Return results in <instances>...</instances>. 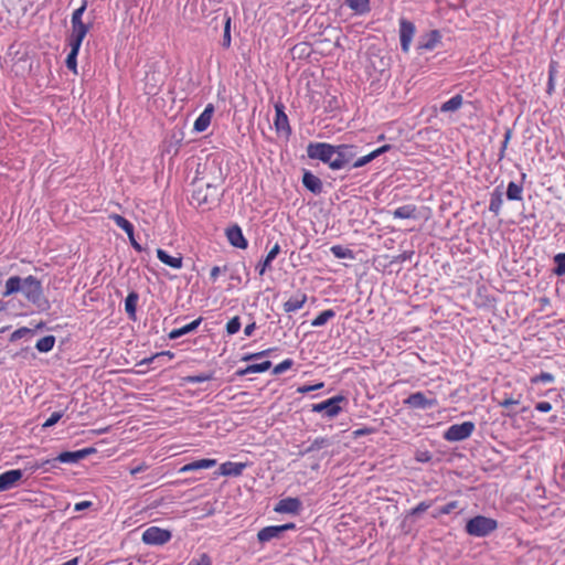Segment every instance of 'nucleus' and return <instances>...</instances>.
<instances>
[{
    "instance_id": "cd10ccee",
    "label": "nucleus",
    "mask_w": 565,
    "mask_h": 565,
    "mask_svg": "<svg viewBox=\"0 0 565 565\" xmlns=\"http://www.w3.org/2000/svg\"><path fill=\"white\" fill-rule=\"evenodd\" d=\"M139 295L136 291H130L125 299V310L131 320H136V310Z\"/></svg>"
},
{
    "instance_id": "393cba45",
    "label": "nucleus",
    "mask_w": 565,
    "mask_h": 565,
    "mask_svg": "<svg viewBox=\"0 0 565 565\" xmlns=\"http://www.w3.org/2000/svg\"><path fill=\"white\" fill-rule=\"evenodd\" d=\"M215 465H216L215 459H207V458L200 459V460H195L190 463H186L185 466H183L180 469V472L194 471V470H199V469H209V468L214 467Z\"/></svg>"
},
{
    "instance_id": "f03ea898",
    "label": "nucleus",
    "mask_w": 565,
    "mask_h": 565,
    "mask_svg": "<svg viewBox=\"0 0 565 565\" xmlns=\"http://www.w3.org/2000/svg\"><path fill=\"white\" fill-rule=\"evenodd\" d=\"M224 179L222 173L215 177L212 182H202L196 181L194 183V190L191 195V204L196 206H202L210 210L213 205H216L221 201V196L223 192L221 191V185L223 184Z\"/></svg>"
},
{
    "instance_id": "338daca9",
    "label": "nucleus",
    "mask_w": 565,
    "mask_h": 565,
    "mask_svg": "<svg viewBox=\"0 0 565 565\" xmlns=\"http://www.w3.org/2000/svg\"><path fill=\"white\" fill-rule=\"evenodd\" d=\"M264 358L263 356V352H257V353H250V354H247L245 355L242 360L243 361H252V360H258V359H262Z\"/></svg>"
},
{
    "instance_id": "69168bd1",
    "label": "nucleus",
    "mask_w": 565,
    "mask_h": 565,
    "mask_svg": "<svg viewBox=\"0 0 565 565\" xmlns=\"http://www.w3.org/2000/svg\"><path fill=\"white\" fill-rule=\"evenodd\" d=\"M373 431H374L373 428L364 427V428H360V429L355 430L353 434L355 437H360V436H364V435H370Z\"/></svg>"
},
{
    "instance_id": "c85d7f7f",
    "label": "nucleus",
    "mask_w": 565,
    "mask_h": 565,
    "mask_svg": "<svg viewBox=\"0 0 565 565\" xmlns=\"http://www.w3.org/2000/svg\"><path fill=\"white\" fill-rule=\"evenodd\" d=\"M393 216L395 218H416L417 207L414 204L399 206L393 212Z\"/></svg>"
},
{
    "instance_id": "a19ab883",
    "label": "nucleus",
    "mask_w": 565,
    "mask_h": 565,
    "mask_svg": "<svg viewBox=\"0 0 565 565\" xmlns=\"http://www.w3.org/2000/svg\"><path fill=\"white\" fill-rule=\"evenodd\" d=\"M332 255L337 258H349L354 259V253L352 249L343 247L341 245H333L330 248Z\"/></svg>"
},
{
    "instance_id": "ddd939ff",
    "label": "nucleus",
    "mask_w": 565,
    "mask_h": 565,
    "mask_svg": "<svg viewBox=\"0 0 565 565\" xmlns=\"http://www.w3.org/2000/svg\"><path fill=\"white\" fill-rule=\"evenodd\" d=\"M23 473L20 469H12L0 475V491H7L17 486L22 479Z\"/></svg>"
},
{
    "instance_id": "603ef678",
    "label": "nucleus",
    "mask_w": 565,
    "mask_h": 565,
    "mask_svg": "<svg viewBox=\"0 0 565 565\" xmlns=\"http://www.w3.org/2000/svg\"><path fill=\"white\" fill-rule=\"evenodd\" d=\"M292 365L294 361L291 359H286L274 367L273 373L275 375L281 374L285 371L289 370Z\"/></svg>"
},
{
    "instance_id": "72a5a7b5",
    "label": "nucleus",
    "mask_w": 565,
    "mask_h": 565,
    "mask_svg": "<svg viewBox=\"0 0 565 565\" xmlns=\"http://www.w3.org/2000/svg\"><path fill=\"white\" fill-rule=\"evenodd\" d=\"M70 47L71 51L65 60V65L68 70L73 71L74 74H77V55L81 46L70 45Z\"/></svg>"
},
{
    "instance_id": "5fc2aeb1",
    "label": "nucleus",
    "mask_w": 565,
    "mask_h": 565,
    "mask_svg": "<svg viewBox=\"0 0 565 565\" xmlns=\"http://www.w3.org/2000/svg\"><path fill=\"white\" fill-rule=\"evenodd\" d=\"M456 508H457V502L456 501L449 502V503L445 504L444 507H441L436 513H434L433 516L437 518V516L443 515V514H449Z\"/></svg>"
},
{
    "instance_id": "4468645a",
    "label": "nucleus",
    "mask_w": 565,
    "mask_h": 565,
    "mask_svg": "<svg viewBox=\"0 0 565 565\" xmlns=\"http://www.w3.org/2000/svg\"><path fill=\"white\" fill-rule=\"evenodd\" d=\"M302 503L298 498L281 499L275 507V512L298 514L301 510Z\"/></svg>"
},
{
    "instance_id": "7c9ffc66",
    "label": "nucleus",
    "mask_w": 565,
    "mask_h": 565,
    "mask_svg": "<svg viewBox=\"0 0 565 565\" xmlns=\"http://www.w3.org/2000/svg\"><path fill=\"white\" fill-rule=\"evenodd\" d=\"M290 51L294 58H307L312 52L310 44L307 42L297 43Z\"/></svg>"
},
{
    "instance_id": "423d86ee",
    "label": "nucleus",
    "mask_w": 565,
    "mask_h": 565,
    "mask_svg": "<svg viewBox=\"0 0 565 565\" xmlns=\"http://www.w3.org/2000/svg\"><path fill=\"white\" fill-rule=\"evenodd\" d=\"M341 403L348 404V398L344 395L339 394L321 403L312 404L311 411L313 413H323L324 416L333 418L341 413Z\"/></svg>"
},
{
    "instance_id": "e433bc0d",
    "label": "nucleus",
    "mask_w": 565,
    "mask_h": 565,
    "mask_svg": "<svg viewBox=\"0 0 565 565\" xmlns=\"http://www.w3.org/2000/svg\"><path fill=\"white\" fill-rule=\"evenodd\" d=\"M307 300V296L302 295L300 298H290L284 303V310L286 312H292L303 307Z\"/></svg>"
},
{
    "instance_id": "20e7f679",
    "label": "nucleus",
    "mask_w": 565,
    "mask_h": 565,
    "mask_svg": "<svg viewBox=\"0 0 565 565\" xmlns=\"http://www.w3.org/2000/svg\"><path fill=\"white\" fill-rule=\"evenodd\" d=\"M497 527V520L483 515H476L467 521L465 530L471 536L484 537Z\"/></svg>"
},
{
    "instance_id": "5701e85b",
    "label": "nucleus",
    "mask_w": 565,
    "mask_h": 565,
    "mask_svg": "<svg viewBox=\"0 0 565 565\" xmlns=\"http://www.w3.org/2000/svg\"><path fill=\"white\" fill-rule=\"evenodd\" d=\"M280 253V246L278 243H276L271 249L268 252V254L266 255V257L260 260L257 266H256V269L258 270V274L260 276H263L266 270L268 268H270V265H271V262L277 257V255Z\"/></svg>"
},
{
    "instance_id": "0eeeda50",
    "label": "nucleus",
    "mask_w": 565,
    "mask_h": 565,
    "mask_svg": "<svg viewBox=\"0 0 565 565\" xmlns=\"http://www.w3.org/2000/svg\"><path fill=\"white\" fill-rule=\"evenodd\" d=\"M476 426L472 422H463L461 424L451 425L445 433L444 439L447 441H461L469 438Z\"/></svg>"
},
{
    "instance_id": "8fccbe9b",
    "label": "nucleus",
    "mask_w": 565,
    "mask_h": 565,
    "mask_svg": "<svg viewBox=\"0 0 565 565\" xmlns=\"http://www.w3.org/2000/svg\"><path fill=\"white\" fill-rule=\"evenodd\" d=\"M433 505V501H422L415 508L409 511L411 515H419L426 512Z\"/></svg>"
},
{
    "instance_id": "7ed1b4c3",
    "label": "nucleus",
    "mask_w": 565,
    "mask_h": 565,
    "mask_svg": "<svg viewBox=\"0 0 565 565\" xmlns=\"http://www.w3.org/2000/svg\"><path fill=\"white\" fill-rule=\"evenodd\" d=\"M361 153L360 147L351 143L334 145L333 150V170H340L347 167L352 168L354 159Z\"/></svg>"
},
{
    "instance_id": "e2e57ef3",
    "label": "nucleus",
    "mask_w": 565,
    "mask_h": 565,
    "mask_svg": "<svg viewBox=\"0 0 565 565\" xmlns=\"http://www.w3.org/2000/svg\"><path fill=\"white\" fill-rule=\"evenodd\" d=\"M148 469V466L142 462L136 467L130 468V475L136 476L137 473L143 472Z\"/></svg>"
},
{
    "instance_id": "79ce46f5",
    "label": "nucleus",
    "mask_w": 565,
    "mask_h": 565,
    "mask_svg": "<svg viewBox=\"0 0 565 565\" xmlns=\"http://www.w3.org/2000/svg\"><path fill=\"white\" fill-rule=\"evenodd\" d=\"M231 17L225 13L224 14V33L222 40V46L228 49L231 46Z\"/></svg>"
},
{
    "instance_id": "ea45409f",
    "label": "nucleus",
    "mask_w": 565,
    "mask_h": 565,
    "mask_svg": "<svg viewBox=\"0 0 565 565\" xmlns=\"http://www.w3.org/2000/svg\"><path fill=\"white\" fill-rule=\"evenodd\" d=\"M553 274L561 277L565 275V253H558L554 256Z\"/></svg>"
},
{
    "instance_id": "1a4fd4ad",
    "label": "nucleus",
    "mask_w": 565,
    "mask_h": 565,
    "mask_svg": "<svg viewBox=\"0 0 565 565\" xmlns=\"http://www.w3.org/2000/svg\"><path fill=\"white\" fill-rule=\"evenodd\" d=\"M96 448L94 447H87L84 449L75 450V451H63L57 457L53 458L54 465L57 462L62 463H76L88 456L96 454Z\"/></svg>"
},
{
    "instance_id": "37998d69",
    "label": "nucleus",
    "mask_w": 565,
    "mask_h": 565,
    "mask_svg": "<svg viewBox=\"0 0 565 565\" xmlns=\"http://www.w3.org/2000/svg\"><path fill=\"white\" fill-rule=\"evenodd\" d=\"M345 3L358 13H364L370 9L369 0H345Z\"/></svg>"
},
{
    "instance_id": "a211bd4d",
    "label": "nucleus",
    "mask_w": 565,
    "mask_h": 565,
    "mask_svg": "<svg viewBox=\"0 0 565 565\" xmlns=\"http://www.w3.org/2000/svg\"><path fill=\"white\" fill-rule=\"evenodd\" d=\"M88 31L89 24L84 22L72 24V33L68 38V45L81 46Z\"/></svg>"
},
{
    "instance_id": "f704fd0d",
    "label": "nucleus",
    "mask_w": 565,
    "mask_h": 565,
    "mask_svg": "<svg viewBox=\"0 0 565 565\" xmlns=\"http://www.w3.org/2000/svg\"><path fill=\"white\" fill-rule=\"evenodd\" d=\"M54 344H55V337L54 335H45L35 343V349L39 352L46 353V352H50L54 348Z\"/></svg>"
},
{
    "instance_id": "aec40b11",
    "label": "nucleus",
    "mask_w": 565,
    "mask_h": 565,
    "mask_svg": "<svg viewBox=\"0 0 565 565\" xmlns=\"http://www.w3.org/2000/svg\"><path fill=\"white\" fill-rule=\"evenodd\" d=\"M213 114H214V106L212 104H209L204 108V110L201 113V115L196 118V120L194 121L193 129L196 132L205 131L211 124Z\"/></svg>"
},
{
    "instance_id": "c756f323",
    "label": "nucleus",
    "mask_w": 565,
    "mask_h": 565,
    "mask_svg": "<svg viewBox=\"0 0 565 565\" xmlns=\"http://www.w3.org/2000/svg\"><path fill=\"white\" fill-rule=\"evenodd\" d=\"M331 444L332 443L329 438H326V437L316 438L307 448H305L303 450H300L299 455L305 456V455L311 454V452L320 450L324 447H329Z\"/></svg>"
},
{
    "instance_id": "774afa93",
    "label": "nucleus",
    "mask_w": 565,
    "mask_h": 565,
    "mask_svg": "<svg viewBox=\"0 0 565 565\" xmlns=\"http://www.w3.org/2000/svg\"><path fill=\"white\" fill-rule=\"evenodd\" d=\"M256 329V323L255 322H252L249 324H247L244 329V333L246 337H250L254 332V330Z\"/></svg>"
},
{
    "instance_id": "f8f14e48",
    "label": "nucleus",
    "mask_w": 565,
    "mask_h": 565,
    "mask_svg": "<svg viewBox=\"0 0 565 565\" xmlns=\"http://www.w3.org/2000/svg\"><path fill=\"white\" fill-rule=\"evenodd\" d=\"M275 120L274 125L279 134H284L287 138L291 135V128L289 125L288 117L285 113V106L281 103L275 104Z\"/></svg>"
},
{
    "instance_id": "2f4dec72",
    "label": "nucleus",
    "mask_w": 565,
    "mask_h": 565,
    "mask_svg": "<svg viewBox=\"0 0 565 565\" xmlns=\"http://www.w3.org/2000/svg\"><path fill=\"white\" fill-rule=\"evenodd\" d=\"M462 105V96L457 94L440 106V111L450 113L458 110Z\"/></svg>"
},
{
    "instance_id": "0e129e2a",
    "label": "nucleus",
    "mask_w": 565,
    "mask_h": 565,
    "mask_svg": "<svg viewBox=\"0 0 565 565\" xmlns=\"http://www.w3.org/2000/svg\"><path fill=\"white\" fill-rule=\"evenodd\" d=\"M90 507H92L90 501H82V502L76 503L74 509H75V511L79 512V511H84Z\"/></svg>"
},
{
    "instance_id": "412c9836",
    "label": "nucleus",
    "mask_w": 565,
    "mask_h": 565,
    "mask_svg": "<svg viewBox=\"0 0 565 565\" xmlns=\"http://www.w3.org/2000/svg\"><path fill=\"white\" fill-rule=\"evenodd\" d=\"M247 467L245 462L226 461L220 466L218 475L226 477H239Z\"/></svg>"
},
{
    "instance_id": "49530a36",
    "label": "nucleus",
    "mask_w": 565,
    "mask_h": 565,
    "mask_svg": "<svg viewBox=\"0 0 565 565\" xmlns=\"http://www.w3.org/2000/svg\"><path fill=\"white\" fill-rule=\"evenodd\" d=\"M270 367H271V362L267 360L262 363H254V364L247 365V372L263 373V372H266L267 370H269Z\"/></svg>"
},
{
    "instance_id": "6ab92c4d",
    "label": "nucleus",
    "mask_w": 565,
    "mask_h": 565,
    "mask_svg": "<svg viewBox=\"0 0 565 565\" xmlns=\"http://www.w3.org/2000/svg\"><path fill=\"white\" fill-rule=\"evenodd\" d=\"M441 40V34L438 30H431L426 35L422 36L417 49L419 51H431Z\"/></svg>"
},
{
    "instance_id": "de8ad7c7",
    "label": "nucleus",
    "mask_w": 565,
    "mask_h": 565,
    "mask_svg": "<svg viewBox=\"0 0 565 565\" xmlns=\"http://www.w3.org/2000/svg\"><path fill=\"white\" fill-rule=\"evenodd\" d=\"M86 8H87V0H82V6L79 8H77L76 10H74V12L72 14V19H71L72 24L83 22L82 17H83Z\"/></svg>"
},
{
    "instance_id": "58836bf2",
    "label": "nucleus",
    "mask_w": 565,
    "mask_h": 565,
    "mask_svg": "<svg viewBox=\"0 0 565 565\" xmlns=\"http://www.w3.org/2000/svg\"><path fill=\"white\" fill-rule=\"evenodd\" d=\"M335 316L334 310L328 309L320 312L311 322L312 327H321L324 326L330 319Z\"/></svg>"
},
{
    "instance_id": "052dcab7",
    "label": "nucleus",
    "mask_w": 565,
    "mask_h": 565,
    "mask_svg": "<svg viewBox=\"0 0 565 565\" xmlns=\"http://www.w3.org/2000/svg\"><path fill=\"white\" fill-rule=\"evenodd\" d=\"M535 409L542 413H548L552 409V405L548 402H539L535 405Z\"/></svg>"
},
{
    "instance_id": "c03bdc74",
    "label": "nucleus",
    "mask_w": 565,
    "mask_h": 565,
    "mask_svg": "<svg viewBox=\"0 0 565 565\" xmlns=\"http://www.w3.org/2000/svg\"><path fill=\"white\" fill-rule=\"evenodd\" d=\"M164 356H168L169 359H173L174 353H172L171 351H162V352L151 355L150 358H146V359L141 360L138 364L139 365H149L152 362H154L156 360L162 359Z\"/></svg>"
},
{
    "instance_id": "6e6d98bb",
    "label": "nucleus",
    "mask_w": 565,
    "mask_h": 565,
    "mask_svg": "<svg viewBox=\"0 0 565 565\" xmlns=\"http://www.w3.org/2000/svg\"><path fill=\"white\" fill-rule=\"evenodd\" d=\"M63 412L52 413V415L44 422L43 427L47 428L54 426L63 417Z\"/></svg>"
},
{
    "instance_id": "473e14b6",
    "label": "nucleus",
    "mask_w": 565,
    "mask_h": 565,
    "mask_svg": "<svg viewBox=\"0 0 565 565\" xmlns=\"http://www.w3.org/2000/svg\"><path fill=\"white\" fill-rule=\"evenodd\" d=\"M110 218L120 227L128 236L134 235V225L124 216L119 214L110 215Z\"/></svg>"
},
{
    "instance_id": "a18cd8bd",
    "label": "nucleus",
    "mask_w": 565,
    "mask_h": 565,
    "mask_svg": "<svg viewBox=\"0 0 565 565\" xmlns=\"http://www.w3.org/2000/svg\"><path fill=\"white\" fill-rule=\"evenodd\" d=\"M555 381V376L548 372H542L539 375L532 376L530 379L531 384L537 383H553Z\"/></svg>"
},
{
    "instance_id": "680f3d73",
    "label": "nucleus",
    "mask_w": 565,
    "mask_h": 565,
    "mask_svg": "<svg viewBox=\"0 0 565 565\" xmlns=\"http://www.w3.org/2000/svg\"><path fill=\"white\" fill-rule=\"evenodd\" d=\"M519 401L514 399L512 397L504 398L503 401L499 402V405L503 408L510 409L511 406L518 405Z\"/></svg>"
},
{
    "instance_id": "4c0bfd02",
    "label": "nucleus",
    "mask_w": 565,
    "mask_h": 565,
    "mask_svg": "<svg viewBox=\"0 0 565 565\" xmlns=\"http://www.w3.org/2000/svg\"><path fill=\"white\" fill-rule=\"evenodd\" d=\"M214 380V372H209V373H201V374H198V375H188V376H184L182 377V383H203V382H206V381H212Z\"/></svg>"
},
{
    "instance_id": "b1692460",
    "label": "nucleus",
    "mask_w": 565,
    "mask_h": 565,
    "mask_svg": "<svg viewBox=\"0 0 565 565\" xmlns=\"http://www.w3.org/2000/svg\"><path fill=\"white\" fill-rule=\"evenodd\" d=\"M202 320L203 319L200 317V318L193 320L192 322H190V323H188V324H185V326H183L181 328L172 330L168 334L169 339L170 340H175V339H178V338H180L182 335H185V334H188L190 332L195 331L199 328V326L201 324Z\"/></svg>"
},
{
    "instance_id": "a878e982",
    "label": "nucleus",
    "mask_w": 565,
    "mask_h": 565,
    "mask_svg": "<svg viewBox=\"0 0 565 565\" xmlns=\"http://www.w3.org/2000/svg\"><path fill=\"white\" fill-rule=\"evenodd\" d=\"M157 257L160 262H162L164 265L170 266L172 268L179 269L182 267V257H173L169 255L166 250L158 248L157 249Z\"/></svg>"
},
{
    "instance_id": "dca6fc26",
    "label": "nucleus",
    "mask_w": 565,
    "mask_h": 565,
    "mask_svg": "<svg viewBox=\"0 0 565 565\" xmlns=\"http://www.w3.org/2000/svg\"><path fill=\"white\" fill-rule=\"evenodd\" d=\"M226 237L234 247L245 249L248 246L247 239L244 237L242 228L233 225L226 230Z\"/></svg>"
},
{
    "instance_id": "f3484780",
    "label": "nucleus",
    "mask_w": 565,
    "mask_h": 565,
    "mask_svg": "<svg viewBox=\"0 0 565 565\" xmlns=\"http://www.w3.org/2000/svg\"><path fill=\"white\" fill-rule=\"evenodd\" d=\"M391 149H392V145H383L382 147L371 151L367 154H364V156H361V157L358 156L354 159L353 163H352V168L364 167L365 164L370 163L371 161H373L374 159H376L381 154L390 151Z\"/></svg>"
},
{
    "instance_id": "13d9d810",
    "label": "nucleus",
    "mask_w": 565,
    "mask_h": 565,
    "mask_svg": "<svg viewBox=\"0 0 565 565\" xmlns=\"http://www.w3.org/2000/svg\"><path fill=\"white\" fill-rule=\"evenodd\" d=\"M188 565H212V561L211 557L204 553L199 558H192Z\"/></svg>"
},
{
    "instance_id": "c9c22d12",
    "label": "nucleus",
    "mask_w": 565,
    "mask_h": 565,
    "mask_svg": "<svg viewBox=\"0 0 565 565\" xmlns=\"http://www.w3.org/2000/svg\"><path fill=\"white\" fill-rule=\"evenodd\" d=\"M522 192H523L522 185L511 181L508 184L507 198L510 201H521L522 200Z\"/></svg>"
},
{
    "instance_id": "f257e3e1",
    "label": "nucleus",
    "mask_w": 565,
    "mask_h": 565,
    "mask_svg": "<svg viewBox=\"0 0 565 565\" xmlns=\"http://www.w3.org/2000/svg\"><path fill=\"white\" fill-rule=\"evenodd\" d=\"M17 292H22L24 298L40 311H47L51 308L49 299L44 296L41 280L32 275L25 278L11 276L7 279L2 296L8 297Z\"/></svg>"
},
{
    "instance_id": "09e8293b",
    "label": "nucleus",
    "mask_w": 565,
    "mask_h": 565,
    "mask_svg": "<svg viewBox=\"0 0 565 565\" xmlns=\"http://www.w3.org/2000/svg\"><path fill=\"white\" fill-rule=\"evenodd\" d=\"M241 329V320H239V317L236 316V317H233L226 324V332L228 334H235L239 331Z\"/></svg>"
},
{
    "instance_id": "bb28decb",
    "label": "nucleus",
    "mask_w": 565,
    "mask_h": 565,
    "mask_svg": "<svg viewBox=\"0 0 565 565\" xmlns=\"http://www.w3.org/2000/svg\"><path fill=\"white\" fill-rule=\"evenodd\" d=\"M503 203V193L500 186H497L491 193L489 211L498 215L501 211V206Z\"/></svg>"
},
{
    "instance_id": "9d476101",
    "label": "nucleus",
    "mask_w": 565,
    "mask_h": 565,
    "mask_svg": "<svg viewBox=\"0 0 565 565\" xmlns=\"http://www.w3.org/2000/svg\"><path fill=\"white\" fill-rule=\"evenodd\" d=\"M415 32L416 28L412 21L404 18L399 20V41L401 49L404 53H407L409 51L411 43L413 41Z\"/></svg>"
},
{
    "instance_id": "9b49d317",
    "label": "nucleus",
    "mask_w": 565,
    "mask_h": 565,
    "mask_svg": "<svg viewBox=\"0 0 565 565\" xmlns=\"http://www.w3.org/2000/svg\"><path fill=\"white\" fill-rule=\"evenodd\" d=\"M404 404L416 409H429L436 407L438 402L436 398H427L423 392L412 393Z\"/></svg>"
},
{
    "instance_id": "2eb2a0df",
    "label": "nucleus",
    "mask_w": 565,
    "mask_h": 565,
    "mask_svg": "<svg viewBox=\"0 0 565 565\" xmlns=\"http://www.w3.org/2000/svg\"><path fill=\"white\" fill-rule=\"evenodd\" d=\"M302 185L311 193L319 195L323 191V184L320 178L315 175L311 171L305 170L302 174Z\"/></svg>"
},
{
    "instance_id": "39448f33",
    "label": "nucleus",
    "mask_w": 565,
    "mask_h": 565,
    "mask_svg": "<svg viewBox=\"0 0 565 565\" xmlns=\"http://www.w3.org/2000/svg\"><path fill=\"white\" fill-rule=\"evenodd\" d=\"M333 150L334 145L328 142H309L307 146V156L312 160H319L333 170Z\"/></svg>"
},
{
    "instance_id": "4d7b16f0",
    "label": "nucleus",
    "mask_w": 565,
    "mask_h": 565,
    "mask_svg": "<svg viewBox=\"0 0 565 565\" xmlns=\"http://www.w3.org/2000/svg\"><path fill=\"white\" fill-rule=\"evenodd\" d=\"M45 463H51V468H56L57 466L54 465V460L52 459H45V460H42V461H35L34 463L30 465L26 469H30L32 472L41 469V468H44L45 467Z\"/></svg>"
},
{
    "instance_id": "bf43d9fd",
    "label": "nucleus",
    "mask_w": 565,
    "mask_h": 565,
    "mask_svg": "<svg viewBox=\"0 0 565 565\" xmlns=\"http://www.w3.org/2000/svg\"><path fill=\"white\" fill-rule=\"evenodd\" d=\"M433 456L429 451H417L415 455V460L418 462H429L431 460Z\"/></svg>"
},
{
    "instance_id": "4be33fe9",
    "label": "nucleus",
    "mask_w": 565,
    "mask_h": 565,
    "mask_svg": "<svg viewBox=\"0 0 565 565\" xmlns=\"http://www.w3.org/2000/svg\"><path fill=\"white\" fill-rule=\"evenodd\" d=\"M281 535L282 533L279 525H270L258 531L257 540L259 543L264 544L271 541L273 539H280Z\"/></svg>"
},
{
    "instance_id": "3c124183",
    "label": "nucleus",
    "mask_w": 565,
    "mask_h": 565,
    "mask_svg": "<svg viewBox=\"0 0 565 565\" xmlns=\"http://www.w3.org/2000/svg\"><path fill=\"white\" fill-rule=\"evenodd\" d=\"M555 74H556V68H555L554 63H552L550 66V71H548V83H547V88H546V93L548 95H552L554 92V88H555V84H554Z\"/></svg>"
},
{
    "instance_id": "6e6552de",
    "label": "nucleus",
    "mask_w": 565,
    "mask_h": 565,
    "mask_svg": "<svg viewBox=\"0 0 565 565\" xmlns=\"http://www.w3.org/2000/svg\"><path fill=\"white\" fill-rule=\"evenodd\" d=\"M171 537V531L158 526H150L142 533L141 540L147 545H163L168 543Z\"/></svg>"
},
{
    "instance_id": "864d4df0",
    "label": "nucleus",
    "mask_w": 565,
    "mask_h": 565,
    "mask_svg": "<svg viewBox=\"0 0 565 565\" xmlns=\"http://www.w3.org/2000/svg\"><path fill=\"white\" fill-rule=\"evenodd\" d=\"M32 333V330L26 328V327H22V328H19L17 329L15 331H13L10 335V341L11 342H14V341H18L22 338H24L25 335Z\"/></svg>"
}]
</instances>
